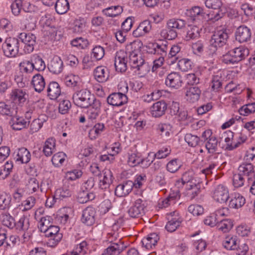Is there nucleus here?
Listing matches in <instances>:
<instances>
[{"label": "nucleus", "instance_id": "nucleus-1", "mask_svg": "<svg viewBox=\"0 0 255 255\" xmlns=\"http://www.w3.org/2000/svg\"><path fill=\"white\" fill-rule=\"evenodd\" d=\"M174 185L177 188V190L175 191H178L179 192V190L185 186L186 195L190 199L194 198L200 192V185L196 180L192 177L191 172L184 173L181 179L175 181Z\"/></svg>", "mask_w": 255, "mask_h": 255}, {"label": "nucleus", "instance_id": "nucleus-2", "mask_svg": "<svg viewBox=\"0 0 255 255\" xmlns=\"http://www.w3.org/2000/svg\"><path fill=\"white\" fill-rule=\"evenodd\" d=\"M186 22L181 19L171 18L166 23V28L162 29L160 32V36L164 39L173 40L177 36L176 30H180L184 28Z\"/></svg>", "mask_w": 255, "mask_h": 255}, {"label": "nucleus", "instance_id": "nucleus-3", "mask_svg": "<svg viewBox=\"0 0 255 255\" xmlns=\"http://www.w3.org/2000/svg\"><path fill=\"white\" fill-rule=\"evenodd\" d=\"M249 54V49L243 46L233 48L223 55L222 61L226 64H235L245 59Z\"/></svg>", "mask_w": 255, "mask_h": 255}, {"label": "nucleus", "instance_id": "nucleus-4", "mask_svg": "<svg viewBox=\"0 0 255 255\" xmlns=\"http://www.w3.org/2000/svg\"><path fill=\"white\" fill-rule=\"evenodd\" d=\"M74 103L82 108H88L96 101L94 96L86 89L75 92L72 97Z\"/></svg>", "mask_w": 255, "mask_h": 255}, {"label": "nucleus", "instance_id": "nucleus-5", "mask_svg": "<svg viewBox=\"0 0 255 255\" xmlns=\"http://www.w3.org/2000/svg\"><path fill=\"white\" fill-rule=\"evenodd\" d=\"M228 35L226 30L221 29L215 31L209 41L208 50L210 54H214L218 48L226 44Z\"/></svg>", "mask_w": 255, "mask_h": 255}, {"label": "nucleus", "instance_id": "nucleus-6", "mask_svg": "<svg viewBox=\"0 0 255 255\" xmlns=\"http://www.w3.org/2000/svg\"><path fill=\"white\" fill-rule=\"evenodd\" d=\"M136 45V42H130L127 45L126 47V50L129 53V63L133 69L144 62L140 52L138 50L134 49Z\"/></svg>", "mask_w": 255, "mask_h": 255}, {"label": "nucleus", "instance_id": "nucleus-7", "mask_svg": "<svg viewBox=\"0 0 255 255\" xmlns=\"http://www.w3.org/2000/svg\"><path fill=\"white\" fill-rule=\"evenodd\" d=\"M19 42L17 38L9 37L2 45L4 55L9 57H15L19 51Z\"/></svg>", "mask_w": 255, "mask_h": 255}, {"label": "nucleus", "instance_id": "nucleus-8", "mask_svg": "<svg viewBox=\"0 0 255 255\" xmlns=\"http://www.w3.org/2000/svg\"><path fill=\"white\" fill-rule=\"evenodd\" d=\"M114 238H116L117 235L114 234ZM114 236L111 235L109 237L110 245L105 250L102 255H119L126 248V246L124 242L119 239L117 242H114Z\"/></svg>", "mask_w": 255, "mask_h": 255}, {"label": "nucleus", "instance_id": "nucleus-9", "mask_svg": "<svg viewBox=\"0 0 255 255\" xmlns=\"http://www.w3.org/2000/svg\"><path fill=\"white\" fill-rule=\"evenodd\" d=\"M212 197L216 202L226 203L230 198L228 187L222 184L217 185L212 192Z\"/></svg>", "mask_w": 255, "mask_h": 255}, {"label": "nucleus", "instance_id": "nucleus-10", "mask_svg": "<svg viewBox=\"0 0 255 255\" xmlns=\"http://www.w3.org/2000/svg\"><path fill=\"white\" fill-rule=\"evenodd\" d=\"M98 185L102 189L109 188L112 184L114 177L111 170L105 169L97 174Z\"/></svg>", "mask_w": 255, "mask_h": 255}, {"label": "nucleus", "instance_id": "nucleus-11", "mask_svg": "<svg viewBox=\"0 0 255 255\" xmlns=\"http://www.w3.org/2000/svg\"><path fill=\"white\" fill-rule=\"evenodd\" d=\"M59 228L57 226L52 225L43 233L48 238L47 244L50 247H55L61 240L62 235L59 232Z\"/></svg>", "mask_w": 255, "mask_h": 255}, {"label": "nucleus", "instance_id": "nucleus-12", "mask_svg": "<svg viewBox=\"0 0 255 255\" xmlns=\"http://www.w3.org/2000/svg\"><path fill=\"white\" fill-rule=\"evenodd\" d=\"M19 39L23 43V51L25 53H30L34 50L36 43V36L30 33H21L19 36Z\"/></svg>", "mask_w": 255, "mask_h": 255}, {"label": "nucleus", "instance_id": "nucleus-13", "mask_svg": "<svg viewBox=\"0 0 255 255\" xmlns=\"http://www.w3.org/2000/svg\"><path fill=\"white\" fill-rule=\"evenodd\" d=\"M145 202L141 198L135 199L128 210V215L132 218H138L144 213Z\"/></svg>", "mask_w": 255, "mask_h": 255}, {"label": "nucleus", "instance_id": "nucleus-14", "mask_svg": "<svg viewBox=\"0 0 255 255\" xmlns=\"http://www.w3.org/2000/svg\"><path fill=\"white\" fill-rule=\"evenodd\" d=\"M168 222L165 229L169 232L175 231L181 225L182 219L176 211L170 213L167 215Z\"/></svg>", "mask_w": 255, "mask_h": 255}, {"label": "nucleus", "instance_id": "nucleus-15", "mask_svg": "<svg viewBox=\"0 0 255 255\" xmlns=\"http://www.w3.org/2000/svg\"><path fill=\"white\" fill-rule=\"evenodd\" d=\"M165 83L167 87L171 89H178L183 84L182 77L177 72H171L167 76Z\"/></svg>", "mask_w": 255, "mask_h": 255}, {"label": "nucleus", "instance_id": "nucleus-16", "mask_svg": "<svg viewBox=\"0 0 255 255\" xmlns=\"http://www.w3.org/2000/svg\"><path fill=\"white\" fill-rule=\"evenodd\" d=\"M127 55L124 51L121 50L116 53L115 66L117 71L121 73L125 72L127 69Z\"/></svg>", "mask_w": 255, "mask_h": 255}, {"label": "nucleus", "instance_id": "nucleus-17", "mask_svg": "<svg viewBox=\"0 0 255 255\" xmlns=\"http://www.w3.org/2000/svg\"><path fill=\"white\" fill-rule=\"evenodd\" d=\"M147 90L141 97L142 100L146 103H151L158 100L162 96V90L154 89L153 86L147 87Z\"/></svg>", "mask_w": 255, "mask_h": 255}, {"label": "nucleus", "instance_id": "nucleus-18", "mask_svg": "<svg viewBox=\"0 0 255 255\" xmlns=\"http://www.w3.org/2000/svg\"><path fill=\"white\" fill-rule=\"evenodd\" d=\"M73 216V209L69 207H65L58 210L57 212L56 218L57 221L61 224L65 225Z\"/></svg>", "mask_w": 255, "mask_h": 255}, {"label": "nucleus", "instance_id": "nucleus-19", "mask_svg": "<svg viewBox=\"0 0 255 255\" xmlns=\"http://www.w3.org/2000/svg\"><path fill=\"white\" fill-rule=\"evenodd\" d=\"M10 101L15 105H22L26 100V94L24 90L15 89L11 91L9 95Z\"/></svg>", "mask_w": 255, "mask_h": 255}, {"label": "nucleus", "instance_id": "nucleus-20", "mask_svg": "<svg viewBox=\"0 0 255 255\" xmlns=\"http://www.w3.org/2000/svg\"><path fill=\"white\" fill-rule=\"evenodd\" d=\"M128 98L126 95L122 93H114L107 98L109 104L113 106L119 107L127 102Z\"/></svg>", "mask_w": 255, "mask_h": 255}, {"label": "nucleus", "instance_id": "nucleus-21", "mask_svg": "<svg viewBox=\"0 0 255 255\" xmlns=\"http://www.w3.org/2000/svg\"><path fill=\"white\" fill-rule=\"evenodd\" d=\"M229 198V207L230 208L238 209L242 207L246 203L245 198L238 193L232 194Z\"/></svg>", "mask_w": 255, "mask_h": 255}, {"label": "nucleus", "instance_id": "nucleus-22", "mask_svg": "<svg viewBox=\"0 0 255 255\" xmlns=\"http://www.w3.org/2000/svg\"><path fill=\"white\" fill-rule=\"evenodd\" d=\"M179 198L180 194L178 191H172L167 198L159 201V207L164 208L173 205L177 202Z\"/></svg>", "mask_w": 255, "mask_h": 255}, {"label": "nucleus", "instance_id": "nucleus-23", "mask_svg": "<svg viewBox=\"0 0 255 255\" xmlns=\"http://www.w3.org/2000/svg\"><path fill=\"white\" fill-rule=\"evenodd\" d=\"M133 188V182L127 181L118 185L115 189V194L118 197H124L128 195Z\"/></svg>", "mask_w": 255, "mask_h": 255}, {"label": "nucleus", "instance_id": "nucleus-24", "mask_svg": "<svg viewBox=\"0 0 255 255\" xmlns=\"http://www.w3.org/2000/svg\"><path fill=\"white\" fill-rule=\"evenodd\" d=\"M28 123L23 117L15 115L11 117L9 124L13 129L19 130L26 128Z\"/></svg>", "mask_w": 255, "mask_h": 255}, {"label": "nucleus", "instance_id": "nucleus-25", "mask_svg": "<svg viewBox=\"0 0 255 255\" xmlns=\"http://www.w3.org/2000/svg\"><path fill=\"white\" fill-rule=\"evenodd\" d=\"M109 69L103 66L97 67L94 71V78L99 83L106 82L109 79Z\"/></svg>", "mask_w": 255, "mask_h": 255}, {"label": "nucleus", "instance_id": "nucleus-26", "mask_svg": "<svg viewBox=\"0 0 255 255\" xmlns=\"http://www.w3.org/2000/svg\"><path fill=\"white\" fill-rule=\"evenodd\" d=\"M96 211L92 207H88L83 211L82 221L88 226H91L95 221Z\"/></svg>", "mask_w": 255, "mask_h": 255}, {"label": "nucleus", "instance_id": "nucleus-27", "mask_svg": "<svg viewBox=\"0 0 255 255\" xmlns=\"http://www.w3.org/2000/svg\"><path fill=\"white\" fill-rule=\"evenodd\" d=\"M64 81L67 87L75 90L80 88L82 86V80L78 75L70 74L65 76Z\"/></svg>", "mask_w": 255, "mask_h": 255}, {"label": "nucleus", "instance_id": "nucleus-28", "mask_svg": "<svg viewBox=\"0 0 255 255\" xmlns=\"http://www.w3.org/2000/svg\"><path fill=\"white\" fill-rule=\"evenodd\" d=\"M236 39L240 43L247 41L251 38V32L247 26L243 25L239 27L235 34Z\"/></svg>", "mask_w": 255, "mask_h": 255}, {"label": "nucleus", "instance_id": "nucleus-29", "mask_svg": "<svg viewBox=\"0 0 255 255\" xmlns=\"http://www.w3.org/2000/svg\"><path fill=\"white\" fill-rule=\"evenodd\" d=\"M222 244L228 250H235L239 248V240L236 236L228 235L223 240Z\"/></svg>", "mask_w": 255, "mask_h": 255}, {"label": "nucleus", "instance_id": "nucleus-30", "mask_svg": "<svg viewBox=\"0 0 255 255\" xmlns=\"http://www.w3.org/2000/svg\"><path fill=\"white\" fill-rule=\"evenodd\" d=\"M167 109V105L164 101H158L154 104L150 108V114L152 117L158 118L165 114Z\"/></svg>", "mask_w": 255, "mask_h": 255}, {"label": "nucleus", "instance_id": "nucleus-31", "mask_svg": "<svg viewBox=\"0 0 255 255\" xmlns=\"http://www.w3.org/2000/svg\"><path fill=\"white\" fill-rule=\"evenodd\" d=\"M201 93V91L198 87H190L186 90L185 98L190 103H195L199 100Z\"/></svg>", "mask_w": 255, "mask_h": 255}, {"label": "nucleus", "instance_id": "nucleus-32", "mask_svg": "<svg viewBox=\"0 0 255 255\" xmlns=\"http://www.w3.org/2000/svg\"><path fill=\"white\" fill-rule=\"evenodd\" d=\"M83 174L82 171L78 168L72 169L65 173L63 182L64 184L75 181L80 178Z\"/></svg>", "mask_w": 255, "mask_h": 255}, {"label": "nucleus", "instance_id": "nucleus-33", "mask_svg": "<svg viewBox=\"0 0 255 255\" xmlns=\"http://www.w3.org/2000/svg\"><path fill=\"white\" fill-rule=\"evenodd\" d=\"M31 84L34 90L38 93L42 92L45 87V79L40 74H36L33 76Z\"/></svg>", "mask_w": 255, "mask_h": 255}, {"label": "nucleus", "instance_id": "nucleus-34", "mask_svg": "<svg viewBox=\"0 0 255 255\" xmlns=\"http://www.w3.org/2000/svg\"><path fill=\"white\" fill-rule=\"evenodd\" d=\"M63 61L59 56H54L48 66L49 71L53 74H58L63 70Z\"/></svg>", "mask_w": 255, "mask_h": 255}, {"label": "nucleus", "instance_id": "nucleus-35", "mask_svg": "<svg viewBox=\"0 0 255 255\" xmlns=\"http://www.w3.org/2000/svg\"><path fill=\"white\" fill-rule=\"evenodd\" d=\"M159 237L156 233H151L144 238L141 241L143 247L147 250L152 249L157 243Z\"/></svg>", "mask_w": 255, "mask_h": 255}, {"label": "nucleus", "instance_id": "nucleus-36", "mask_svg": "<svg viewBox=\"0 0 255 255\" xmlns=\"http://www.w3.org/2000/svg\"><path fill=\"white\" fill-rule=\"evenodd\" d=\"M87 110L86 112L87 118L91 121L95 120L100 113L101 105L99 101L96 100Z\"/></svg>", "mask_w": 255, "mask_h": 255}, {"label": "nucleus", "instance_id": "nucleus-37", "mask_svg": "<svg viewBox=\"0 0 255 255\" xmlns=\"http://www.w3.org/2000/svg\"><path fill=\"white\" fill-rule=\"evenodd\" d=\"M48 119V117L45 115H41L37 119H34L30 124V132L33 133L38 131Z\"/></svg>", "mask_w": 255, "mask_h": 255}, {"label": "nucleus", "instance_id": "nucleus-38", "mask_svg": "<svg viewBox=\"0 0 255 255\" xmlns=\"http://www.w3.org/2000/svg\"><path fill=\"white\" fill-rule=\"evenodd\" d=\"M205 4L206 6L208 8H212L214 9H220L219 12H218L215 18L216 20L221 18L223 15V12L221 9L222 5V2L221 0H206L205 1Z\"/></svg>", "mask_w": 255, "mask_h": 255}, {"label": "nucleus", "instance_id": "nucleus-39", "mask_svg": "<svg viewBox=\"0 0 255 255\" xmlns=\"http://www.w3.org/2000/svg\"><path fill=\"white\" fill-rule=\"evenodd\" d=\"M141 153L136 150H131L128 152V163L130 166H135L140 164Z\"/></svg>", "mask_w": 255, "mask_h": 255}, {"label": "nucleus", "instance_id": "nucleus-40", "mask_svg": "<svg viewBox=\"0 0 255 255\" xmlns=\"http://www.w3.org/2000/svg\"><path fill=\"white\" fill-rule=\"evenodd\" d=\"M47 93L50 99H56L61 94V89L59 84L56 82H51L47 89Z\"/></svg>", "mask_w": 255, "mask_h": 255}, {"label": "nucleus", "instance_id": "nucleus-41", "mask_svg": "<svg viewBox=\"0 0 255 255\" xmlns=\"http://www.w3.org/2000/svg\"><path fill=\"white\" fill-rule=\"evenodd\" d=\"M31 159L30 152L25 148H19L16 155V161L20 163H27Z\"/></svg>", "mask_w": 255, "mask_h": 255}, {"label": "nucleus", "instance_id": "nucleus-42", "mask_svg": "<svg viewBox=\"0 0 255 255\" xmlns=\"http://www.w3.org/2000/svg\"><path fill=\"white\" fill-rule=\"evenodd\" d=\"M55 142L53 138H49L45 141L43 148L45 156H50L56 151Z\"/></svg>", "mask_w": 255, "mask_h": 255}, {"label": "nucleus", "instance_id": "nucleus-43", "mask_svg": "<svg viewBox=\"0 0 255 255\" xmlns=\"http://www.w3.org/2000/svg\"><path fill=\"white\" fill-rule=\"evenodd\" d=\"M238 173L243 176H250V178L255 175L253 165L251 163H244L238 168ZM250 177H249V179Z\"/></svg>", "mask_w": 255, "mask_h": 255}, {"label": "nucleus", "instance_id": "nucleus-44", "mask_svg": "<svg viewBox=\"0 0 255 255\" xmlns=\"http://www.w3.org/2000/svg\"><path fill=\"white\" fill-rule=\"evenodd\" d=\"M181 47L179 45H173L171 47L169 52L167 56V62L169 65L175 63L177 60V54L180 52Z\"/></svg>", "mask_w": 255, "mask_h": 255}, {"label": "nucleus", "instance_id": "nucleus-45", "mask_svg": "<svg viewBox=\"0 0 255 255\" xmlns=\"http://www.w3.org/2000/svg\"><path fill=\"white\" fill-rule=\"evenodd\" d=\"M62 187L56 189L55 192V198L59 200L63 199L65 198L69 197L71 195V192L69 189V186L63 183Z\"/></svg>", "mask_w": 255, "mask_h": 255}, {"label": "nucleus", "instance_id": "nucleus-46", "mask_svg": "<svg viewBox=\"0 0 255 255\" xmlns=\"http://www.w3.org/2000/svg\"><path fill=\"white\" fill-rule=\"evenodd\" d=\"M69 7V3L67 0H57L55 4V10L60 14L66 13Z\"/></svg>", "mask_w": 255, "mask_h": 255}, {"label": "nucleus", "instance_id": "nucleus-47", "mask_svg": "<svg viewBox=\"0 0 255 255\" xmlns=\"http://www.w3.org/2000/svg\"><path fill=\"white\" fill-rule=\"evenodd\" d=\"M52 218L49 216L42 217L38 222V228L41 232H45L48 228L52 226Z\"/></svg>", "mask_w": 255, "mask_h": 255}, {"label": "nucleus", "instance_id": "nucleus-48", "mask_svg": "<svg viewBox=\"0 0 255 255\" xmlns=\"http://www.w3.org/2000/svg\"><path fill=\"white\" fill-rule=\"evenodd\" d=\"M104 124L97 123L89 130V136L91 139H96L104 131Z\"/></svg>", "mask_w": 255, "mask_h": 255}, {"label": "nucleus", "instance_id": "nucleus-49", "mask_svg": "<svg viewBox=\"0 0 255 255\" xmlns=\"http://www.w3.org/2000/svg\"><path fill=\"white\" fill-rule=\"evenodd\" d=\"M34 69L36 71H43L46 68V65L43 60L37 55H33L31 59Z\"/></svg>", "mask_w": 255, "mask_h": 255}, {"label": "nucleus", "instance_id": "nucleus-50", "mask_svg": "<svg viewBox=\"0 0 255 255\" xmlns=\"http://www.w3.org/2000/svg\"><path fill=\"white\" fill-rule=\"evenodd\" d=\"M13 167V162L9 160L0 167V177L2 179L6 178L12 171Z\"/></svg>", "mask_w": 255, "mask_h": 255}, {"label": "nucleus", "instance_id": "nucleus-51", "mask_svg": "<svg viewBox=\"0 0 255 255\" xmlns=\"http://www.w3.org/2000/svg\"><path fill=\"white\" fill-rule=\"evenodd\" d=\"M233 222L232 220L227 219L221 221L217 224V228L219 231L223 233L229 232L233 227Z\"/></svg>", "mask_w": 255, "mask_h": 255}, {"label": "nucleus", "instance_id": "nucleus-52", "mask_svg": "<svg viewBox=\"0 0 255 255\" xmlns=\"http://www.w3.org/2000/svg\"><path fill=\"white\" fill-rule=\"evenodd\" d=\"M218 165L219 162L217 161V159L214 157L213 160L210 161L208 166L201 170V173L207 178L208 176L212 174L213 170H214Z\"/></svg>", "mask_w": 255, "mask_h": 255}, {"label": "nucleus", "instance_id": "nucleus-53", "mask_svg": "<svg viewBox=\"0 0 255 255\" xmlns=\"http://www.w3.org/2000/svg\"><path fill=\"white\" fill-rule=\"evenodd\" d=\"M123 11L121 6L117 5L111 6L103 10L104 14L108 16L115 17L120 14Z\"/></svg>", "mask_w": 255, "mask_h": 255}, {"label": "nucleus", "instance_id": "nucleus-54", "mask_svg": "<svg viewBox=\"0 0 255 255\" xmlns=\"http://www.w3.org/2000/svg\"><path fill=\"white\" fill-rule=\"evenodd\" d=\"M67 156L63 152H59L53 156L51 161L55 167H60L65 161Z\"/></svg>", "mask_w": 255, "mask_h": 255}, {"label": "nucleus", "instance_id": "nucleus-55", "mask_svg": "<svg viewBox=\"0 0 255 255\" xmlns=\"http://www.w3.org/2000/svg\"><path fill=\"white\" fill-rule=\"evenodd\" d=\"M239 114L243 116H248L255 112V103L245 105L239 109Z\"/></svg>", "mask_w": 255, "mask_h": 255}, {"label": "nucleus", "instance_id": "nucleus-56", "mask_svg": "<svg viewBox=\"0 0 255 255\" xmlns=\"http://www.w3.org/2000/svg\"><path fill=\"white\" fill-rule=\"evenodd\" d=\"M17 230L26 231L29 227V218L24 215L21 216L15 224Z\"/></svg>", "mask_w": 255, "mask_h": 255}, {"label": "nucleus", "instance_id": "nucleus-57", "mask_svg": "<svg viewBox=\"0 0 255 255\" xmlns=\"http://www.w3.org/2000/svg\"><path fill=\"white\" fill-rule=\"evenodd\" d=\"M11 199L9 195L5 193L0 194V210L8 209L10 206Z\"/></svg>", "mask_w": 255, "mask_h": 255}, {"label": "nucleus", "instance_id": "nucleus-58", "mask_svg": "<svg viewBox=\"0 0 255 255\" xmlns=\"http://www.w3.org/2000/svg\"><path fill=\"white\" fill-rule=\"evenodd\" d=\"M71 45L80 49L86 48L89 45V42L87 39L83 37H77L71 42Z\"/></svg>", "mask_w": 255, "mask_h": 255}, {"label": "nucleus", "instance_id": "nucleus-59", "mask_svg": "<svg viewBox=\"0 0 255 255\" xmlns=\"http://www.w3.org/2000/svg\"><path fill=\"white\" fill-rule=\"evenodd\" d=\"M152 46L153 50L150 52L154 55H159L163 57L167 55V47L166 44L159 45L154 43L152 45Z\"/></svg>", "mask_w": 255, "mask_h": 255}, {"label": "nucleus", "instance_id": "nucleus-60", "mask_svg": "<svg viewBox=\"0 0 255 255\" xmlns=\"http://www.w3.org/2000/svg\"><path fill=\"white\" fill-rule=\"evenodd\" d=\"M0 220L3 225L8 228H12L14 225V219L7 213H2L0 216Z\"/></svg>", "mask_w": 255, "mask_h": 255}, {"label": "nucleus", "instance_id": "nucleus-61", "mask_svg": "<svg viewBox=\"0 0 255 255\" xmlns=\"http://www.w3.org/2000/svg\"><path fill=\"white\" fill-rule=\"evenodd\" d=\"M243 88V87H241L240 84L232 81L226 86L225 91L228 93H234L235 94H239L242 92Z\"/></svg>", "mask_w": 255, "mask_h": 255}, {"label": "nucleus", "instance_id": "nucleus-62", "mask_svg": "<svg viewBox=\"0 0 255 255\" xmlns=\"http://www.w3.org/2000/svg\"><path fill=\"white\" fill-rule=\"evenodd\" d=\"M218 141L215 136L210 137L206 143V148L209 153L215 152L218 147Z\"/></svg>", "mask_w": 255, "mask_h": 255}, {"label": "nucleus", "instance_id": "nucleus-63", "mask_svg": "<svg viewBox=\"0 0 255 255\" xmlns=\"http://www.w3.org/2000/svg\"><path fill=\"white\" fill-rule=\"evenodd\" d=\"M26 189L29 194H32L39 189L38 180L35 178H31L26 185Z\"/></svg>", "mask_w": 255, "mask_h": 255}, {"label": "nucleus", "instance_id": "nucleus-64", "mask_svg": "<svg viewBox=\"0 0 255 255\" xmlns=\"http://www.w3.org/2000/svg\"><path fill=\"white\" fill-rule=\"evenodd\" d=\"M181 164L178 159H173L169 161L166 165L167 170L171 173H175L181 167Z\"/></svg>", "mask_w": 255, "mask_h": 255}]
</instances>
